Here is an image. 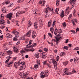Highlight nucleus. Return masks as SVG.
Wrapping results in <instances>:
<instances>
[{
  "label": "nucleus",
  "instance_id": "1",
  "mask_svg": "<svg viewBox=\"0 0 79 79\" xmlns=\"http://www.w3.org/2000/svg\"><path fill=\"white\" fill-rule=\"evenodd\" d=\"M32 42L31 40L30 41L29 44L27 46V48H28L25 49V50L26 52H29L30 51H31V52H34V49H33V46L32 45H30L32 44Z\"/></svg>",
  "mask_w": 79,
  "mask_h": 79
},
{
  "label": "nucleus",
  "instance_id": "2",
  "mask_svg": "<svg viewBox=\"0 0 79 79\" xmlns=\"http://www.w3.org/2000/svg\"><path fill=\"white\" fill-rule=\"evenodd\" d=\"M45 72V74L44 75H41L40 76V77L41 78H44V77H45V76H46V77L48 76V70H46Z\"/></svg>",
  "mask_w": 79,
  "mask_h": 79
},
{
  "label": "nucleus",
  "instance_id": "3",
  "mask_svg": "<svg viewBox=\"0 0 79 79\" xmlns=\"http://www.w3.org/2000/svg\"><path fill=\"white\" fill-rule=\"evenodd\" d=\"M12 16H13V14L12 13H10L7 15L6 16L7 18H9V19L10 20L11 18V17H12Z\"/></svg>",
  "mask_w": 79,
  "mask_h": 79
},
{
  "label": "nucleus",
  "instance_id": "4",
  "mask_svg": "<svg viewBox=\"0 0 79 79\" xmlns=\"http://www.w3.org/2000/svg\"><path fill=\"white\" fill-rule=\"evenodd\" d=\"M60 34H59L57 35L56 36H55V37L56 39V40L57 41H59V40L61 38V37H60Z\"/></svg>",
  "mask_w": 79,
  "mask_h": 79
},
{
  "label": "nucleus",
  "instance_id": "5",
  "mask_svg": "<svg viewBox=\"0 0 79 79\" xmlns=\"http://www.w3.org/2000/svg\"><path fill=\"white\" fill-rule=\"evenodd\" d=\"M29 74V72H27L26 73H25L21 75L22 76V78H23V77H26V76H27Z\"/></svg>",
  "mask_w": 79,
  "mask_h": 79
},
{
  "label": "nucleus",
  "instance_id": "6",
  "mask_svg": "<svg viewBox=\"0 0 79 79\" xmlns=\"http://www.w3.org/2000/svg\"><path fill=\"white\" fill-rule=\"evenodd\" d=\"M69 3H70L71 4V5H72V6H73V5H75V0H70L69 2Z\"/></svg>",
  "mask_w": 79,
  "mask_h": 79
},
{
  "label": "nucleus",
  "instance_id": "7",
  "mask_svg": "<svg viewBox=\"0 0 79 79\" xmlns=\"http://www.w3.org/2000/svg\"><path fill=\"white\" fill-rule=\"evenodd\" d=\"M13 51L15 53H18V48L16 47H14L13 48Z\"/></svg>",
  "mask_w": 79,
  "mask_h": 79
},
{
  "label": "nucleus",
  "instance_id": "8",
  "mask_svg": "<svg viewBox=\"0 0 79 79\" xmlns=\"http://www.w3.org/2000/svg\"><path fill=\"white\" fill-rule=\"evenodd\" d=\"M45 12L46 13L45 17V18H48V17L49 16L48 15V10H47V8H45Z\"/></svg>",
  "mask_w": 79,
  "mask_h": 79
},
{
  "label": "nucleus",
  "instance_id": "9",
  "mask_svg": "<svg viewBox=\"0 0 79 79\" xmlns=\"http://www.w3.org/2000/svg\"><path fill=\"white\" fill-rule=\"evenodd\" d=\"M2 10L3 13H7L6 11H8V10L6 9L5 7H4L2 9Z\"/></svg>",
  "mask_w": 79,
  "mask_h": 79
},
{
  "label": "nucleus",
  "instance_id": "10",
  "mask_svg": "<svg viewBox=\"0 0 79 79\" xmlns=\"http://www.w3.org/2000/svg\"><path fill=\"white\" fill-rule=\"evenodd\" d=\"M47 54L45 52H43L42 53V58H44L46 57Z\"/></svg>",
  "mask_w": 79,
  "mask_h": 79
},
{
  "label": "nucleus",
  "instance_id": "11",
  "mask_svg": "<svg viewBox=\"0 0 79 79\" xmlns=\"http://www.w3.org/2000/svg\"><path fill=\"white\" fill-rule=\"evenodd\" d=\"M31 31H29L26 34V35L27 36V37H30L31 35Z\"/></svg>",
  "mask_w": 79,
  "mask_h": 79
},
{
  "label": "nucleus",
  "instance_id": "12",
  "mask_svg": "<svg viewBox=\"0 0 79 79\" xmlns=\"http://www.w3.org/2000/svg\"><path fill=\"white\" fill-rule=\"evenodd\" d=\"M7 53L8 55H11L13 53V52L11 50H9L7 52Z\"/></svg>",
  "mask_w": 79,
  "mask_h": 79
},
{
  "label": "nucleus",
  "instance_id": "13",
  "mask_svg": "<svg viewBox=\"0 0 79 79\" xmlns=\"http://www.w3.org/2000/svg\"><path fill=\"white\" fill-rule=\"evenodd\" d=\"M34 27L35 29H37L38 28V26H37L36 22H35L34 23Z\"/></svg>",
  "mask_w": 79,
  "mask_h": 79
},
{
  "label": "nucleus",
  "instance_id": "14",
  "mask_svg": "<svg viewBox=\"0 0 79 79\" xmlns=\"http://www.w3.org/2000/svg\"><path fill=\"white\" fill-rule=\"evenodd\" d=\"M21 14V12L20 11H19L16 14V17H18V16H19V15H20Z\"/></svg>",
  "mask_w": 79,
  "mask_h": 79
},
{
  "label": "nucleus",
  "instance_id": "15",
  "mask_svg": "<svg viewBox=\"0 0 79 79\" xmlns=\"http://www.w3.org/2000/svg\"><path fill=\"white\" fill-rule=\"evenodd\" d=\"M35 56L36 58H39V53H36L35 54Z\"/></svg>",
  "mask_w": 79,
  "mask_h": 79
},
{
  "label": "nucleus",
  "instance_id": "16",
  "mask_svg": "<svg viewBox=\"0 0 79 79\" xmlns=\"http://www.w3.org/2000/svg\"><path fill=\"white\" fill-rule=\"evenodd\" d=\"M52 62L54 64V66H56L57 64H56V62L55 60H53L52 61Z\"/></svg>",
  "mask_w": 79,
  "mask_h": 79
},
{
  "label": "nucleus",
  "instance_id": "17",
  "mask_svg": "<svg viewBox=\"0 0 79 79\" xmlns=\"http://www.w3.org/2000/svg\"><path fill=\"white\" fill-rule=\"evenodd\" d=\"M60 17L61 18H63L64 17V11L62 10L60 14Z\"/></svg>",
  "mask_w": 79,
  "mask_h": 79
},
{
  "label": "nucleus",
  "instance_id": "18",
  "mask_svg": "<svg viewBox=\"0 0 79 79\" xmlns=\"http://www.w3.org/2000/svg\"><path fill=\"white\" fill-rule=\"evenodd\" d=\"M50 31L52 32V34H53V31H54V28L53 27H51L50 28Z\"/></svg>",
  "mask_w": 79,
  "mask_h": 79
},
{
  "label": "nucleus",
  "instance_id": "19",
  "mask_svg": "<svg viewBox=\"0 0 79 79\" xmlns=\"http://www.w3.org/2000/svg\"><path fill=\"white\" fill-rule=\"evenodd\" d=\"M31 21H29L28 24V27H30V26H31Z\"/></svg>",
  "mask_w": 79,
  "mask_h": 79
},
{
  "label": "nucleus",
  "instance_id": "20",
  "mask_svg": "<svg viewBox=\"0 0 79 79\" xmlns=\"http://www.w3.org/2000/svg\"><path fill=\"white\" fill-rule=\"evenodd\" d=\"M13 62L12 61L11 62H9V63L8 64V66H9V67H10V65H11V64H13Z\"/></svg>",
  "mask_w": 79,
  "mask_h": 79
},
{
  "label": "nucleus",
  "instance_id": "21",
  "mask_svg": "<svg viewBox=\"0 0 79 79\" xmlns=\"http://www.w3.org/2000/svg\"><path fill=\"white\" fill-rule=\"evenodd\" d=\"M18 37L17 36H15L14 38H13V41H16L18 40Z\"/></svg>",
  "mask_w": 79,
  "mask_h": 79
},
{
  "label": "nucleus",
  "instance_id": "22",
  "mask_svg": "<svg viewBox=\"0 0 79 79\" xmlns=\"http://www.w3.org/2000/svg\"><path fill=\"white\" fill-rule=\"evenodd\" d=\"M39 67V65L38 64H35L34 66V68L33 69H37V68Z\"/></svg>",
  "mask_w": 79,
  "mask_h": 79
},
{
  "label": "nucleus",
  "instance_id": "23",
  "mask_svg": "<svg viewBox=\"0 0 79 79\" xmlns=\"http://www.w3.org/2000/svg\"><path fill=\"white\" fill-rule=\"evenodd\" d=\"M6 35H7V37H8V38H10V37H11L12 36L9 33L7 34Z\"/></svg>",
  "mask_w": 79,
  "mask_h": 79
},
{
  "label": "nucleus",
  "instance_id": "24",
  "mask_svg": "<svg viewBox=\"0 0 79 79\" xmlns=\"http://www.w3.org/2000/svg\"><path fill=\"white\" fill-rule=\"evenodd\" d=\"M68 62L67 61H65L63 63V64L64 65V66H66L67 64H68Z\"/></svg>",
  "mask_w": 79,
  "mask_h": 79
},
{
  "label": "nucleus",
  "instance_id": "25",
  "mask_svg": "<svg viewBox=\"0 0 79 79\" xmlns=\"http://www.w3.org/2000/svg\"><path fill=\"white\" fill-rule=\"evenodd\" d=\"M34 14H38V11H37V10H35L33 11V12Z\"/></svg>",
  "mask_w": 79,
  "mask_h": 79
},
{
  "label": "nucleus",
  "instance_id": "26",
  "mask_svg": "<svg viewBox=\"0 0 79 79\" xmlns=\"http://www.w3.org/2000/svg\"><path fill=\"white\" fill-rule=\"evenodd\" d=\"M58 11H59V9H58V8H57L56 9V12L57 13V15H58Z\"/></svg>",
  "mask_w": 79,
  "mask_h": 79
},
{
  "label": "nucleus",
  "instance_id": "27",
  "mask_svg": "<svg viewBox=\"0 0 79 79\" xmlns=\"http://www.w3.org/2000/svg\"><path fill=\"white\" fill-rule=\"evenodd\" d=\"M74 61H77V60H79V58H77V57H75L74 58Z\"/></svg>",
  "mask_w": 79,
  "mask_h": 79
},
{
  "label": "nucleus",
  "instance_id": "28",
  "mask_svg": "<svg viewBox=\"0 0 79 79\" xmlns=\"http://www.w3.org/2000/svg\"><path fill=\"white\" fill-rule=\"evenodd\" d=\"M53 41H54V42H56L55 40H52V43H51V46H53Z\"/></svg>",
  "mask_w": 79,
  "mask_h": 79
},
{
  "label": "nucleus",
  "instance_id": "29",
  "mask_svg": "<svg viewBox=\"0 0 79 79\" xmlns=\"http://www.w3.org/2000/svg\"><path fill=\"white\" fill-rule=\"evenodd\" d=\"M79 50V47H77L75 48L73 50Z\"/></svg>",
  "mask_w": 79,
  "mask_h": 79
},
{
  "label": "nucleus",
  "instance_id": "30",
  "mask_svg": "<svg viewBox=\"0 0 79 79\" xmlns=\"http://www.w3.org/2000/svg\"><path fill=\"white\" fill-rule=\"evenodd\" d=\"M51 22H50V21H49L48 23V27H50V26H51Z\"/></svg>",
  "mask_w": 79,
  "mask_h": 79
},
{
  "label": "nucleus",
  "instance_id": "31",
  "mask_svg": "<svg viewBox=\"0 0 79 79\" xmlns=\"http://www.w3.org/2000/svg\"><path fill=\"white\" fill-rule=\"evenodd\" d=\"M37 63L38 65H40V60H37Z\"/></svg>",
  "mask_w": 79,
  "mask_h": 79
},
{
  "label": "nucleus",
  "instance_id": "32",
  "mask_svg": "<svg viewBox=\"0 0 79 79\" xmlns=\"http://www.w3.org/2000/svg\"><path fill=\"white\" fill-rule=\"evenodd\" d=\"M69 70V68H65L64 69V71L66 72H68L67 71Z\"/></svg>",
  "mask_w": 79,
  "mask_h": 79
},
{
  "label": "nucleus",
  "instance_id": "33",
  "mask_svg": "<svg viewBox=\"0 0 79 79\" xmlns=\"http://www.w3.org/2000/svg\"><path fill=\"white\" fill-rule=\"evenodd\" d=\"M17 64L16 62H15V63L14 64V66L15 68H17V67L18 66V65H16Z\"/></svg>",
  "mask_w": 79,
  "mask_h": 79
},
{
  "label": "nucleus",
  "instance_id": "34",
  "mask_svg": "<svg viewBox=\"0 0 79 79\" xmlns=\"http://www.w3.org/2000/svg\"><path fill=\"white\" fill-rule=\"evenodd\" d=\"M20 52L21 53H25V51H24V50L23 49Z\"/></svg>",
  "mask_w": 79,
  "mask_h": 79
},
{
  "label": "nucleus",
  "instance_id": "35",
  "mask_svg": "<svg viewBox=\"0 0 79 79\" xmlns=\"http://www.w3.org/2000/svg\"><path fill=\"white\" fill-rule=\"evenodd\" d=\"M64 55V52H61L60 54V56H63Z\"/></svg>",
  "mask_w": 79,
  "mask_h": 79
},
{
  "label": "nucleus",
  "instance_id": "36",
  "mask_svg": "<svg viewBox=\"0 0 79 79\" xmlns=\"http://www.w3.org/2000/svg\"><path fill=\"white\" fill-rule=\"evenodd\" d=\"M32 36L33 39H34L36 37V35H32Z\"/></svg>",
  "mask_w": 79,
  "mask_h": 79
},
{
  "label": "nucleus",
  "instance_id": "37",
  "mask_svg": "<svg viewBox=\"0 0 79 79\" xmlns=\"http://www.w3.org/2000/svg\"><path fill=\"white\" fill-rule=\"evenodd\" d=\"M14 6V4L13 3H10V5L8 6L9 7H11V6Z\"/></svg>",
  "mask_w": 79,
  "mask_h": 79
},
{
  "label": "nucleus",
  "instance_id": "38",
  "mask_svg": "<svg viewBox=\"0 0 79 79\" xmlns=\"http://www.w3.org/2000/svg\"><path fill=\"white\" fill-rule=\"evenodd\" d=\"M0 22H1V24H3V23H5V21H4V20H0Z\"/></svg>",
  "mask_w": 79,
  "mask_h": 79
},
{
  "label": "nucleus",
  "instance_id": "39",
  "mask_svg": "<svg viewBox=\"0 0 79 79\" xmlns=\"http://www.w3.org/2000/svg\"><path fill=\"white\" fill-rule=\"evenodd\" d=\"M21 40H24V39H25V38H24V36H22L21 37Z\"/></svg>",
  "mask_w": 79,
  "mask_h": 79
},
{
  "label": "nucleus",
  "instance_id": "40",
  "mask_svg": "<svg viewBox=\"0 0 79 79\" xmlns=\"http://www.w3.org/2000/svg\"><path fill=\"white\" fill-rule=\"evenodd\" d=\"M23 69V65H21L20 67L19 70H22Z\"/></svg>",
  "mask_w": 79,
  "mask_h": 79
},
{
  "label": "nucleus",
  "instance_id": "41",
  "mask_svg": "<svg viewBox=\"0 0 79 79\" xmlns=\"http://www.w3.org/2000/svg\"><path fill=\"white\" fill-rule=\"evenodd\" d=\"M56 5L57 6H58V5H59V1L57 0Z\"/></svg>",
  "mask_w": 79,
  "mask_h": 79
},
{
  "label": "nucleus",
  "instance_id": "42",
  "mask_svg": "<svg viewBox=\"0 0 79 79\" xmlns=\"http://www.w3.org/2000/svg\"><path fill=\"white\" fill-rule=\"evenodd\" d=\"M14 34H15V35H18L19 33L18 32H17V31H15L14 32Z\"/></svg>",
  "mask_w": 79,
  "mask_h": 79
},
{
  "label": "nucleus",
  "instance_id": "43",
  "mask_svg": "<svg viewBox=\"0 0 79 79\" xmlns=\"http://www.w3.org/2000/svg\"><path fill=\"white\" fill-rule=\"evenodd\" d=\"M64 73H65V74H67V75H68V74H69V72H66L65 71L64 72Z\"/></svg>",
  "mask_w": 79,
  "mask_h": 79
},
{
  "label": "nucleus",
  "instance_id": "44",
  "mask_svg": "<svg viewBox=\"0 0 79 79\" xmlns=\"http://www.w3.org/2000/svg\"><path fill=\"white\" fill-rule=\"evenodd\" d=\"M17 64H18L19 66H23L22 64H21V63H18Z\"/></svg>",
  "mask_w": 79,
  "mask_h": 79
},
{
  "label": "nucleus",
  "instance_id": "45",
  "mask_svg": "<svg viewBox=\"0 0 79 79\" xmlns=\"http://www.w3.org/2000/svg\"><path fill=\"white\" fill-rule=\"evenodd\" d=\"M56 31H57V29L55 30L54 32V34H55V35H56V34H57V32H56Z\"/></svg>",
  "mask_w": 79,
  "mask_h": 79
},
{
  "label": "nucleus",
  "instance_id": "46",
  "mask_svg": "<svg viewBox=\"0 0 79 79\" xmlns=\"http://www.w3.org/2000/svg\"><path fill=\"white\" fill-rule=\"evenodd\" d=\"M68 47L67 46H64V48H63V50H65V49H68Z\"/></svg>",
  "mask_w": 79,
  "mask_h": 79
},
{
  "label": "nucleus",
  "instance_id": "47",
  "mask_svg": "<svg viewBox=\"0 0 79 79\" xmlns=\"http://www.w3.org/2000/svg\"><path fill=\"white\" fill-rule=\"evenodd\" d=\"M69 10V7H67L66 8L65 10H66V11H68Z\"/></svg>",
  "mask_w": 79,
  "mask_h": 79
},
{
  "label": "nucleus",
  "instance_id": "48",
  "mask_svg": "<svg viewBox=\"0 0 79 79\" xmlns=\"http://www.w3.org/2000/svg\"><path fill=\"white\" fill-rule=\"evenodd\" d=\"M23 1H24V0H18V2H19V3H21V2H23Z\"/></svg>",
  "mask_w": 79,
  "mask_h": 79
},
{
  "label": "nucleus",
  "instance_id": "49",
  "mask_svg": "<svg viewBox=\"0 0 79 79\" xmlns=\"http://www.w3.org/2000/svg\"><path fill=\"white\" fill-rule=\"evenodd\" d=\"M66 26V23L64 22V23H63V26L64 27H65Z\"/></svg>",
  "mask_w": 79,
  "mask_h": 79
},
{
  "label": "nucleus",
  "instance_id": "50",
  "mask_svg": "<svg viewBox=\"0 0 79 79\" xmlns=\"http://www.w3.org/2000/svg\"><path fill=\"white\" fill-rule=\"evenodd\" d=\"M47 60H46L44 62L43 64L44 65L46 64H47Z\"/></svg>",
  "mask_w": 79,
  "mask_h": 79
},
{
  "label": "nucleus",
  "instance_id": "51",
  "mask_svg": "<svg viewBox=\"0 0 79 79\" xmlns=\"http://www.w3.org/2000/svg\"><path fill=\"white\" fill-rule=\"evenodd\" d=\"M1 55L2 56H5V53L3 52H2L1 54Z\"/></svg>",
  "mask_w": 79,
  "mask_h": 79
},
{
  "label": "nucleus",
  "instance_id": "52",
  "mask_svg": "<svg viewBox=\"0 0 79 79\" xmlns=\"http://www.w3.org/2000/svg\"><path fill=\"white\" fill-rule=\"evenodd\" d=\"M36 45H37V44L36 43H34L33 44V47H35Z\"/></svg>",
  "mask_w": 79,
  "mask_h": 79
},
{
  "label": "nucleus",
  "instance_id": "53",
  "mask_svg": "<svg viewBox=\"0 0 79 79\" xmlns=\"http://www.w3.org/2000/svg\"><path fill=\"white\" fill-rule=\"evenodd\" d=\"M21 64L22 65H24V64H25V62H21Z\"/></svg>",
  "mask_w": 79,
  "mask_h": 79
},
{
  "label": "nucleus",
  "instance_id": "54",
  "mask_svg": "<svg viewBox=\"0 0 79 79\" xmlns=\"http://www.w3.org/2000/svg\"><path fill=\"white\" fill-rule=\"evenodd\" d=\"M39 22L40 24L42 23V19H41L39 21Z\"/></svg>",
  "mask_w": 79,
  "mask_h": 79
},
{
  "label": "nucleus",
  "instance_id": "55",
  "mask_svg": "<svg viewBox=\"0 0 79 79\" xmlns=\"http://www.w3.org/2000/svg\"><path fill=\"white\" fill-rule=\"evenodd\" d=\"M26 12V11H22L21 12V14H23V13H25Z\"/></svg>",
  "mask_w": 79,
  "mask_h": 79
},
{
  "label": "nucleus",
  "instance_id": "56",
  "mask_svg": "<svg viewBox=\"0 0 79 79\" xmlns=\"http://www.w3.org/2000/svg\"><path fill=\"white\" fill-rule=\"evenodd\" d=\"M47 66H48V67L49 68H50L51 67V65H50V64H47Z\"/></svg>",
  "mask_w": 79,
  "mask_h": 79
},
{
  "label": "nucleus",
  "instance_id": "57",
  "mask_svg": "<svg viewBox=\"0 0 79 79\" xmlns=\"http://www.w3.org/2000/svg\"><path fill=\"white\" fill-rule=\"evenodd\" d=\"M48 34L49 36H50L51 37H52V34H51L50 33H48Z\"/></svg>",
  "mask_w": 79,
  "mask_h": 79
},
{
  "label": "nucleus",
  "instance_id": "58",
  "mask_svg": "<svg viewBox=\"0 0 79 79\" xmlns=\"http://www.w3.org/2000/svg\"><path fill=\"white\" fill-rule=\"evenodd\" d=\"M44 51H45V52H48V49L47 48H45L44 49Z\"/></svg>",
  "mask_w": 79,
  "mask_h": 79
},
{
  "label": "nucleus",
  "instance_id": "59",
  "mask_svg": "<svg viewBox=\"0 0 79 79\" xmlns=\"http://www.w3.org/2000/svg\"><path fill=\"white\" fill-rule=\"evenodd\" d=\"M42 2V1H39V4H40H40H42V2Z\"/></svg>",
  "mask_w": 79,
  "mask_h": 79
},
{
  "label": "nucleus",
  "instance_id": "60",
  "mask_svg": "<svg viewBox=\"0 0 79 79\" xmlns=\"http://www.w3.org/2000/svg\"><path fill=\"white\" fill-rule=\"evenodd\" d=\"M3 39V35L2 36H0V40H2Z\"/></svg>",
  "mask_w": 79,
  "mask_h": 79
},
{
  "label": "nucleus",
  "instance_id": "61",
  "mask_svg": "<svg viewBox=\"0 0 79 79\" xmlns=\"http://www.w3.org/2000/svg\"><path fill=\"white\" fill-rule=\"evenodd\" d=\"M71 16H72V14H70L69 17H68V19H69V18H71Z\"/></svg>",
  "mask_w": 79,
  "mask_h": 79
},
{
  "label": "nucleus",
  "instance_id": "62",
  "mask_svg": "<svg viewBox=\"0 0 79 79\" xmlns=\"http://www.w3.org/2000/svg\"><path fill=\"white\" fill-rule=\"evenodd\" d=\"M71 32H73V34H75V31H74V30H71Z\"/></svg>",
  "mask_w": 79,
  "mask_h": 79
},
{
  "label": "nucleus",
  "instance_id": "63",
  "mask_svg": "<svg viewBox=\"0 0 79 79\" xmlns=\"http://www.w3.org/2000/svg\"><path fill=\"white\" fill-rule=\"evenodd\" d=\"M54 68L56 70H57V67H56V65L54 66Z\"/></svg>",
  "mask_w": 79,
  "mask_h": 79
},
{
  "label": "nucleus",
  "instance_id": "64",
  "mask_svg": "<svg viewBox=\"0 0 79 79\" xmlns=\"http://www.w3.org/2000/svg\"><path fill=\"white\" fill-rule=\"evenodd\" d=\"M44 74H44V73L43 72H41L40 75H44Z\"/></svg>",
  "mask_w": 79,
  "mask_h": 79
}]
</instances>
